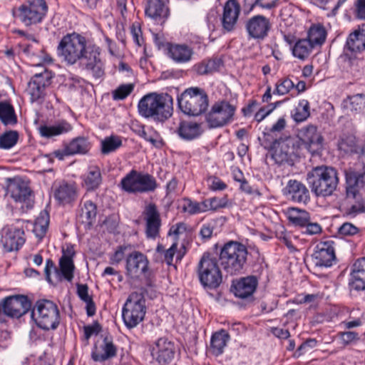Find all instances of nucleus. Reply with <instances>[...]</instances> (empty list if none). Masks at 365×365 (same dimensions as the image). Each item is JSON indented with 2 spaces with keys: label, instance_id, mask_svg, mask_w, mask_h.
I'll list each match as a JSON object with an SVG mask.
<instances>
[{
  "label": "nucleus",
  "instance_id": "nucleus-1",
  "mask_svg": "<svg viewBox=\"0 0 365 365\" xmlns=\"http://www.w3.org/2000/svg\"><path fill=\"white\" fill-rule=\"evenodd\" d=\"M57 52L67 65L78 63L81 70L95 78L104 76L101 48L95 44L88 45L82 35L73 32L64 36L58 45Z\"/></svg>",
  "mask_w": 365,
  "mask_h": 365
},
{
  "label": "nucleus",
  "instance_id": "nucleus-2",
  "mask_svg": "<svg viewBox=\"0 0 365 365\" xmlns=\"http://www.w3.org/2000/svg\"><path fill=\"white\" fill-rule=\"evenodd\" d=\"M138 109L144 118L164 122L173 115V99L167 93H150L139 101Z\"/></svg>",
  "mask_w": 365,
  "mask_h": 365
},
{
  "label": "nucleus",
  "instance_id": "nucleus-3",
  "mask_svg": "<svg viewBox=\"0 0 365 365\" xmlns=\"http://www.w3.org/2000/svg\"><path fill=\"white\" fill-rule=\"evenodd\" d=\"M307 180L316 196L328 197L336 190L339 182V173L331 166H317L307 173Z\"/></svg>",
  "mask_w": 365,
  "mask_h": 365
},
{
  "label": "nucleus",
  "instance_id": "nucleus-4",
  "mask_svg": "<svg viewBox=\"0 0 365 365\" xmlns=\"http://www.w3.org/2000/svg\"><path fill=\"white\" fill-rule=\"evenodd\" d=\"M248 251L245 245L230 241L221 248L219 260L223 270L228 274L242 273L247 263Z\"/></svg>",
  "mask_w": 365,
  "mask_h": 365
},
{
  "label": "nucleus",
  "instance_id": "nucleus-5",
  "mask_svg": "<svg viewBox=\"0 0 365 365\" xmlns=\"http://www.w3.org/2000/svg\"><path fill=\"white\" fill-rule=\"evenodd\" d=\"M208 102L206 92L198 87L188 88L178 97L180 109L187 115L197 116L204 113Z\"/></svg>",
  "mask_w": 365,
  "mask_h": 365
},
{
  "label": "nucleus",
  "instance_id": "nucleus-6",
  "mask_svg": "<svg viewBox=\"0 0 365 365\" xmlns=\"http://www.w3.org/2000/svg\"><path fill=\"white\" fill-rule=\"evenodd\" d=\"M197 272L199 281L204 288L215 289L222 282V272L216 257L209 252H205L201 257Z\"/></svg>",
  "mask_w": 365,
  "mask_h": 365
},
{
  "label": "nucleus",
  "instance_id": "nucleus-7",
  "mask_svg": "<svg viewBox=\"0 0 365 365\" xmlns=\"http://www.w3.org/2000/svg\"><path fill=\"white\" fill-rule=\"evenodd\" d=\"M31 318L43 330L56 329L60 323L58 306L51 300H38L31 311Z\"/></svg>",
  "mask_w": 365,
  "mask_h": 365
},
{
  "label": "nucleus",
  "instance_id": "nucleus-8",
  "mask_svg": "<svg viewBox=\"0 0 365 365\" xmlns=\"http://www.w3.org/2000/svg\"><path fill=\"white\" fill-rule=\"evenodd\" d=\"M146 313L145 299L142 292H132L128 297L122 310V317L128 329L137 327Z\"/></svg>",
  "mask_w": 365,
  "mask_h": 365
},
{
  "label": "nucleus",
  "instance_id": "nucleus-9",
  "mask_svg": "<svg viewBox=\"0 0 365 365\" xmlns=\"http://www.w3.org/2000/svg\"><path fill=\"white\" fill-rule=\"evenodd\" d=\"M47 9L44 0H32L28 5H21L18 9H14L12 13L15 18L19 19L26 26H30L41 22Z\"/></svg>",
  "mask_w": 365,
  "mask_h": 365
},
{
  "label": "nucleus",
  "instance_id": "nucleus-10",
  "mask_svg": "<svg viewBox=\"0 0 365 365\" xmlns=\"http://www.w3.org/2000/svg\"><path fill=\"white\" fill-rule=\"evenodd\" d=\"M236 108L229 101H220L215 103L205 119L210 128L222 127L230 123L233 118Z\"/></svg>",
  "mask_w": 365,
  "mask_h": 365
},
{
  "label": "nucleus",
  "instance_id": "nucleus-11",
  "mask_svg": "<svg viewBox=\"0 0 365 365\" xmlns=\"http://www.w3.org/2000/svg\"><path fill=\"white\" fill-rule=\"evenodd\" d=\"M289 222L294 227L302 230V233L314 235L322 232V226L317 222H311L310 214L305 210L289 207L287 211Z\"/></svg>",
  "mask_w": 365,
  "mask_h": 365
},
{
  "label": "nucleus",
  "instance_id": "nucleus-12",
  "mask_svg": "<svg viewBox=\"0 0 365 365\" xmlns=\"http://www.w3.org/2000/svg\"><path fill=\"white\" fill-rule=\"evenodd\" d=\"M297 139L299 145H303L312 153L321 150L323 148L324 137L314 124H308L298 129Z\"/></svg>",
  "mask_w": 365,
  "mask_h": 365
},
{
  "label": "nucleus",
  "instance_id": "nucleus-13",
  "mask_svg": "<svg viewBox=\"0 0 365 365\" xmlns=\"http://www.w3.org/2000/svg\"><path fill=\"white\" fill-rule=\"evenodd\" d=\"M299 141L296 138L282 137L274 150L273 158L279 164H292L294 159L299 155Z\"/></svg>",
  "mask_w": 365,
  "mask_h": 365
},
{
  "label": "nucleus",
  "instance_id": "nucleus-14",
  "mask_svg": "<svg viewBox=\"0 0 365 365\" xmlns=\"http://www.w3.org/2000/svg\"><path fill=\"white\" fill-rule=\"evenodd\" d=\"M344 174L346 197L354 200V204H359L363 198L360 189L365 185V165L362 170H345Z\"/></svg>",
  "mask_w": 365,
  "mask_h": 365
},
{
  "label": "nucleus",
  "instance_id": "nucleus-15",
  "mask_svg": "<svg viewBox=\"0 0 365 365\" xmlns=\"http://www.w3.org/2000/svg\"><path fill=\"white\" fill-rule=\"evenodd\" d=\"M335 242L333 240L320 242L311 255L313 264L318 267H329L336 260Z\"/></svg>",
  "mask_w": 365,
  "mask_h": 365
},
{
  "label": "nucleus",
  "instance_id": "nucleus-16",
  "mask_svg": "<svg viewBox=\"0 0 365 365\" xmlns=\"http://www.w3.org/2000/svg\"><path fill=\"white\" fill-rule=\"evenodd\" d=\"M51 75L47 70L36 73L28 83V93L30 95L31 102H37L41 104L44 101L46 96L45 89L51 82Z\"/></svg>",
  "mask_w": 365,
  "mask_h": 365
},
{
  "label": "nucleus",
  "instance_id": "nucleus-17",
  "mask_svg": "<svg viewBox=\"0 0 365 365\" xmlns=\"http://www.w3.org/2000/svg\"><path fill=\"white\" fill-rule=\"evenodd\" d=\"M272 28L269 19L263 15H255L245 22V29L248 37L255 40H264Z\"/></svg>",
  "mask_w": 365,
  "mask_h": 365
},
{
  "label": "nucleus",
  "instance_id": "nucleus-18",
  "mask_svg": "<svg viewBox=\"0 0 365 365\" xmlns=\"http://www.w3.org/2000/svg\"><path fill=\"white\" fill-rule=\"evenodd\" d=\"M2 305L7 316L12 318H19L31 309V301L24 295L5 297L2 299Z\"/></svg>",
  "mask_w": 365,
  "mask_h": 365
},
{
  "label": "nucleus",
  "instance_id": "nucleus-19",
  "mask_svg": "<svg viewBox=\"0 0 365 365\" xmlns=\"http://www.w3.org/2000/svg\"><path fill=\"white\" fill-rule=\"evenodd\" d=\"M258 282V277L255 275L241 277L232 281L230 289L236 297L250 301L253 299Z\"/></svg>",
  "mask_w": 365,
  "mask_h": 365
},
{
  "label": "nucleus",
  "instance_id": "nucleus-20",
  "mask_svg": "<svg viewBox=\"0 0 365 365\" xmlns=\"http://www.w3.org/2000/svg\"><path fill=\"white\" fill-rule=\"evenodd\" d=\"M142 215L145 222V235L148 239H155L159 236L161 227L160 214L155 203L147 205Z\"/></svg>",
  "mask_w": 365,
  "mask_h": 365
},
{
  "label": "nucleus",
  "instance_id": "nucleus-21",
  "mask_svg": "<svg viewBox=\"0 0 365 365\" xmlns=\"http://www.w3.org/2000/svg\"><path fill=\"white\" fill-rule=\"evenodd\" d=\"M24 230L12 226H5L2 230L1 242L5 251H17L25 242Z\"/></svg>",
  "mask_w": 365,
  "mask_h": 365
},
{
  "label": "nucleus",
  "instance_id": "nucleus-22",
  "mask_svg": "<svg viewBox=\"0 0 365 365\" xmlns=\"http://www.w3.org/2000/svg\"><path fill=\"white\" fill-rule=\"evenodd\" d=\"M9 180L7 194L10 195L15 202L25 203L27 208H31L34 202V196L30 187L23 181L11 179Z\"/></svg>",
  "mask_w": 365,
  "mask_h": 365
},
{
  "label": "nucleus",
  "instance_id": "nucleus-23",
  "mask_svg": "<svg viewBox=\"0 0 365 365\" xmlns=\"http://www.w3.org/2000/svg\"><path fill=\"white\" fill-rule=\"evenodd\" d=\"M148 259L143 253L134 251L126 257V274L130 277L138 278L148 269Z\"/></svg>",
  "mask_w": 365,
  "mask_h": 365
},
{
  "label": "nucleus",
  "instance_id": "nucleus-24",
  "mask_svg": "<svg viewBox=\"0 0 365 365\" xmlns=\"http://www.w3.org/2000/svg\"><path fill=\"white\" fill-rule=\"evenodd\" d=\"M175 346L165 337L158 339L152 349V355L160 365H167L174 359Z\"/></svg>",
  "mask_w": 365,
  "mask_h": 365
},
{
  "label": "nucleus",
  "instance_id": "nucleus-25",
  "mask_svg": "<svg viewBox=\"0 0 365 365\" xmlns=\"http://www.w3.org/2000/svg\"><path fill=\"white\" fill-rule=\"evenodd\" d=\"M97 206L91 200H86L79 204L76 213V224L85 230H90L96 222Z\"/></svg>",
  "mask_w": 365,
  "mask_h": 365
},
{
  "label": "nucleus",
  "instance_id": "nucleus-26",
  "mask_svg": "<svg viewBox=\"0 0 365 365\" xmlns=\"http://www.w3.org/2000/svg\"><path fill=\"white\" fill-rule=\"evenodd\" d=\"M365 51V24L351 32L344 46L345 56L357 55Z\"/></svg>",
  "mask_w": 365,
  "mask_h": 365
},
{
  "label": "nucleus",
  "instance_id": "nucleus-27",
  "mask_svg": "<svg viewBox=\"0 0 365 365\" xmlns=\"http://www.w3.org/2000/svg\"><path fill=\"white\" fill-rule=\"evenodd\" d=\"M286 125V120L282 117L271 128H266L262 137L258 138L260 145L266 150H274L279 143V139L282 138L279 136V134L285 128Z\"/></svg>",
  "mask_w": 365,
  "mask_h": 365
},
{
  "label": "nucleus",
  "instance_id": "nucleus-28",
  "mask_svg": "<svg viewBox=\"0 0 365 365\" xmlns=\"http://www.w3.org/2000/svg\"><path fill=\"white\" fill-rule=\"evenodd\" d=\"M289 200L306 205L310 200V193L306 185L297 180H289L283 190Z\"/></svg>",
  "mask_w": 365,
  "mask_h": 365
},
{
  "label": "nucleus",
  "instance_id": "nucleus-29",
  "mask_svg": "<svg viewBox=\"0 0 365 365\" xmlns=\"http://www.w3.org/2000/svg\"><path fill=\"white\" fill-rule=\"evenodd\" d=\"M240 11V5L237 0H228L225 3L221 18L224 32H231L235 29Z\"/></svg>",
  "mask_w": 365,
  "mask_h": 365
},
{
  "label": "nucleus",
  "instance_id": "nucleus-30",
  "mask_svg": "<svg viewBox=\"0 0 365 365\" xmlns=\"http://www.w3.org/2000/svg\"><path fill=\"white\" fill-rule=\"evenodd\" d=\"M117 351L118 349L113 343L112 336L106 335L99 346H94L91 351V358L94 361L104 362L116 356Z\"/></svg>",
  "mask_w": 365,
  "mask_h": 365
},
{
  "label": "nucleus",
  "instance_id": "nucleus-31",
  "mask_svg": "<svg viewBox=\"0 0 365 365\" xmlns=\"http://www.w3.org/2000/svg\"><path fill=\"white\" fill-rule=\"evenodd\" d=\"M348 284L350 290H365V257L357 259L351 265Z\"/></svg>",
  "mask_w": 365,
  "mask_h": 365
},
{
  "label": "nucleus",
  "instance_id": "nucleus-32",
  "mask_svg": "<svg viewBox=\"0 0 365 365\" xmlns=\"http://www.w3.org/2000/svg\"><path fill=\"white\" fill-rule=\"evenodd\" d=\"M166 50L168 56L178 64L190 62L194 55L193 49L186 43H168Z\"/></svg>",
  "mask_w": 365,
  "mask_h": 365
},
{
  "label": "nucleus",
  "instance_id": "nucleus-33",
  "mask_svg": "<svg viewBox=\"0 0 365 365\" xmlns=\"http://www.w3.org/2000/svg\"><path fill=\"white\" fill-rule=\"evenodd\" d=\"M145 15L161 24L168 17L169 9L164 0H148Z\"/></svg>",
  "mask_w": 365,
  "mask_h": 365
},
{
  "label": "nucleus",
  "instance_id": "nucleus-34",
  "mask_svg": "<svg viewBox=\"0 0 365 365\" xmlns=\"http://www.w3.org/2000/svg\"><path fill=\"white\" fill-rule=\"evenodd\" d=\"M55 200L60 205H68L73 202L77 197L76 187L66 182H62L53 192Z\"/></svg>",
  "mask_w": 365,
  "mask_h": 365
},
{
  "label": "nucleus",
  "instance_id": "nucleus-35",
  "mask_svg": "<svg viewBox=\"0 0 365 365\" xmlns=\"http://www.w3.org/2000/svg\"><path fill=\"white\" fill-rule=\"evenodd\" d=\"M202 133L201 125L190 121H181L177 129L179 137L185 140H192Z\"/></svg>",
  "mask_w": 365,
  "mask_h": 365
},
{
  "label": "nucleus",
  "instance_id": "nucleus-36",
  "mask_svg": "<svg viewBox=\"0 0 365 365\" xmlns=\"http://www.w3.org/2000/svg\"><path fill=\"white\" fill-rule=\"evenodd\" d=\"M71 129L72 126L66 120L59 121L52 125H41L38 128L41 136L46 138H51L66 133Z\"/></svg>",
  "mask_w": 365,
  "mask_h": 365
},
{
  "label": "nucleus",
  "instance_id": "nucleus-37",
  "mask_svg": "<svg viewBox=\"0 0 365 365\" xmlns=\"http://www.w3.org/2000/svg\"><path fill=\"white\" fill-rule=\"evenodd\" d=\"M102 182L103 178L100 168L95 165H89L87 173L83 175V183L87 191L97 190Z\"/></svg>",
  "mask_w": 365,
  "mask_h": 365
},
{
  "label": "nucleus",
  "instance_id": "nucleus-38",
  "mask_svg": "<svg viewBox=\"0 0 365 365\" xmlns=\"http://www.w3.org/2000/svg\"><path fill=\"white\" fill-rule=\"evenodd\" d=\"M341 106L354 114L362 113L365 109V94L357 93L347 96L343 100Z\"/></svg>",
  "mask_w": 365,
  "mask_h": 365
},
{
  "label": "nucleus",
  "instance_id": "nucleus-39",
  "mask_svg": "<svg viewBox=\"0 0 365 365\" xmlns=\"http://www.w3.org/2000/svg\"><path fill=\"white\" fill-rule=\"evenodd\" d=\"M230 339L229 334L225 329H220L215 332L210 339V351L212 354L215 356L222 354Z\"/></svg>",
  "mask_w": 365,
  "mask_h": 365
},
{
  "label": "nucleus",
  "instance_id": "nucleus-40",
  "mask_svg": "<svg viewBox=\"0 0 365 365\" xmlns=\"http://www.w3.org/2000/svg\"><path fill=\"white\" fill-rule=\"evenodd\" d=\"M66 145L67 151L71 155L86 154L91 147V143L88 141V138L82 136L72 139Z\"/></svg>",
  "mask_w": 365,
  "mask_h": 365
},
{
  "label": "nucleus",
  "instance_id": "nucleus-41",
  "mask_svg": "<svg viewBox=\"0 0 365 365\" xmlns=\"http://www.w3.org/2000/svg\"><path fill=\"white\" fill-rule=\"evenodd\" d=\"M291 116L297 123L306 121L310 116V106L309 101L306 99L299 101L297 106L292 110Z\"/></svg>",
  "mask_w": 365,
  "mask_h": 365
},
{
  "label": "nucleus",
  "instance_id": "nucleus-42",
  "mask_svg": "<svg viewBox=\"0 0 365 365\" xmlns=\"http://www.w3.org/2000/svg\"><path fill=\"white\" fill-rule=\"evenodd\" d=\"M0 120L4 125H14L17 123L14 108L7 101H0Z\"/></svg>",
  "mask_w": 365,
  "mask_h": 365
},
{
  "label": "nucleus",
  "instance_id": "nucleus-43",
  "mask_svg": "<svg viewBox=\"0 0 365 365\" xmlns=\"http://www.w3.org/2000/svg\"><path fill=\"white\" fill-rule=\"evenodd\" d=\"M138 193L153 192L158 187L155 178L148 173H138Z\"/></svg>",
  "mask_w": 365,
  "mask_h": 365
},
{
  "label": "nucleus",
  "instance_id": "nucleus-44",
  "mask_svg": "<svg viewBox=\"0 0 365 365\" xmlns=\"http://www.w3.org/2000/svg\"><path fill=\"white\" fill-rule=\"evenodd\" d=\"M314 47L307 38L299 39L292 47V54L299 59L304 60L308 58Z\"/></svg>",
  "mask_w": 365,
  "mask_h": 365
},
{
  "label": "nucleus",
  "instance_id": "nucleus-45",
  "mask_svg": "<svg viewBox=\"0 0 365 365\" xmlns=\"http://www.w3.org/2000/svg\"><path fill=\"white\" fill-rule=\"evenodd\" d=\"M138 173L132 170L121 180L120 185L123 190L128 193H138Z\"/></svg>",
  "mask_w": 365,
  "mask_h": 365
},
{
  "label": "nucleus",
  "instance_id": "nucleus-46",
  "mask_svg": "<svg viewBox=\"0 0 365 365\" xmlns=\"http://www.w3.org/2000/svg\"><path fill=\"white\" fill-rule=\"evenodd\" d=\"M327 32L320 25L311 26L307 34V39L315 46L322 45L326 39Z\"/></svg>",
  "mask_w": 365,
  "mask_h": 365
},
{
  "label": "nucleus",
  "instance_id": "nucleus-47",
  "mask_svg": "<svg viewBox=\"0 0 365 365\" xmlns=\"http://www.w3.org/2000/svg\"><path fill=\"white\" fill-rule=\"evenodd\" d=\"M58 264V273L61 272L62 277L68 282H71L73 278V272L75 269L73 259L61 257L59 259Z\"/></svg>",
  "mask_w": 365,
  "mask_h": 365
},
{
  "label": "nucleus",
  "instance_id": "nucleus-48",
  "mask_svg": "<svg viewBox=\"0 0 365 365\" xmlns=\"http://www.w3.org/2000/svg\"><path fill=\"white\" fill-rule=\"evenodd\" d=\"M356 143V138L354 135H343L339 140L338 148L345 153H358Z\"/></svg>",
  "mask_w": 365,
  "mask_h": 365
},
{
  "label": "nucleus",
  "instance_id": "nucleus-49",
  "mask_svg": "<svg viewBox=\"0 0 365 365\" xmlns=\"http://www.w3.org/2000/svg\"><path fill=\"white\" fill-rule=\"evenodd\" d=\"M101 153L103 155H108L115 152L122 145V140L120 137L116 135H110L105 138L101 141Z\"/></svg>",
  "mask_w": 365,
  "mask_h": 365
},
{
  "label": "nucleus",
  "instance_id": "nucleus-50",
  "mask_svg": "<svg viewBox=\"0 0 365 365\" xmlns=\"http://www.w3.org/2000/svg\"><path fill=\"white\" fill-rule=\"evenodd\" d=\"M49 224V215L46 211L41 212L38 217L36 218L34 223V231L36 236L41 238L43 237L48 230Z\"/></svg>",
  "mask_w": 365,
  "mask_h": 365
},
{
  "label": "nucleus",
  "instance_id": "nucleus-51",
  "mask_svg": "<svg viewBox=\"0 0 365 365\" xmlns=\"http://www.w3.org/2000/svg\"><path fill=\"white\" fill-rule=\"evenodd\" d=\"M230 204L229 200L226 195L222 197H214L208 198L202 202V206L205 207L206 211H215L221 208L227 207Z\"/></svg>",
  "mask_w": 365,
  "mask_h": 365
},
{
  "label": "nucleus",
  "instance_id": "nucleus-52",
  "mask_svg": "<svg viewBox=\"0 0 365 365\" xmlns=\"http://www.w3.org/2000/svg\"><path fill=\"white\" fill-rule=\"evenodd\" d=\"M19 133L16 130H9L0 135V148L8 150L14 147L18 142Z\"/></svg>",
  "mask_w": 365,
  "mask_h": 365
},
{
  "label": "nucleus",
  "instance_id": "nucleus-53",
  "mask_svg": "<svg viewBox=\"0 0 365 365\" xmlns=\"http://www.w3.org/2000/svg\"><path fill=\"white\" fill-rule=\"evenodd\" d=\"M133 83L122 84L112 92L113 98L115 101L123 100L133 92Z\"/></svg>",
  "mask_w": 365,
  "mask_h": 365
},
{
  "label": "nucleus",
  "instance_id": "nucleus-54",
  "mask_svg": "<svg viewBox=\"0 0 365 365\" xmlns=\"http://www.w3.org/2000/svg\"><path fill=\"white\" fill-rule=\"evenodd\" d=\"M184 202L185 203L182 207V210L185 212H188L190 215H195L206 212L205 207L202 206V202L199 203L197 202H194L189 198H185Z\"/></svg>",
  "mask_w": 365,
  "mask_h": 365
},
{
  "label": "nucleus",
  "instance_id": "nucleus-55",
  "mask_svg": "<svg viewBox=\"0 0 365 365\" xmlns=\"http://www.w3.org/2000/svg\"><path fill=\"white\" fill-rule=\"evenodd\" d=\"M294 88V83L288 78L279 80L276 83V88L273 91L274 94L283 96L288 93Z\"/></svg>",
  "mask_w": 365,
  "mask_h": 365
},
{
  "label": "nucleus",
  "instance_id": "nucleus-56",
  "mask_svg": "<svg viewBox=\"0 0 365 365\" xmlns=\"http://www.w3.org/2000/svg\"><path fill=\"white\" fill-rule=\"evenodd\" d=\"M317 345V341L315 339H308L304 341L296 350L294 356L295 357H299L309 351L313 348L316 347Z\"/></svg>",
  "mask_w": 365,
  "mask_h": 365
},
{
  "label": "nucleus",
  "instance_id": "nucleus-57",
  "mask_svg": "<svg viewBox=\"0 0 365 365\" xmlns=\"http://www.w3.org/2000/svg\"><path fill=\"white\" fill-rule=\"evenodd\" d=\"M363 212H365V197H363L359 204H353L345 210V214L351 217H354Z\"/></svg>",
  "mask_w": 365,
  "mask_h": 365
},
{
  "label": "nucleus",
  "instance_id": "nucleus-58",
  "mask_svg": "<svg viewBox=\"0 0 365 365\" xmlns=\"http://www.w3.org/2000/svg\"><path fill=\"white\" fill-rule=\"evenodd\" d=\"M359 232V229L350 222H345L338 230L339 235L349 237L354 236Z\"/></svg>",
  "mask_w": 365,
  "mask_h": 365
},
{
  "label": "nucleus",
  "instance_id": "nucleus-59",
  "mask_svg": "<svg viewBox=\"0 0 365 365\" xmlns=\"http://www.w3.org/2000/svg\"><path fill=\"white\" fill-rule=\"evenodd\" d=\"M339 337L346 345L359 340V334L356 331H347L339 333Z\"/></svg>",
  "mask_w": 365,
  "mask_h": 365
},
{
  "label": "nucleus",
  "instance_id": "nucleus-60",
  "mask_svg": "<svg viewBox=\"0 0 365 365\" xmlns=\"http://www.w3.org/2000/svg\"><path fill=\"white\" fill-rule=\"evenodd\" d=\"M209 71L210 73L217 72L223 66V61L221 58L213 57L208 60H205Z\"/></svg>",
  "mask_w": 365,
  "mask_h": 365
},
{
  "label": "nucleus",
  "instance_id": "nucleus-61",
  "mask_svg": "<svg viewBox=\"0 0 365 365\" xmlns=\"http://www.w3.org/2000/svg\"><path fill=\"white\" fill-rule=\"evenodd\" d=\"M126 247L119 246L115 252L110 257V263L113 265L118 264L125 257Z\"/></svg>",
  "mask_w": 365,
  "mask_h": 365
},
{
  "label": "nucleus",
  "instance_id": "nucleus-62",
  "mask_svg": "<svg viewBox=\"0 0 365 365\" xmlns=\"http://www.w3.org/2000/svg\"><path fill=\"white\" fill-rule=\"evenodd\" d=\"M84 336L88 340L93 334H98L101 331V326L98 322H95L91 325H87L83 327Z\"/></svg>",
  "mask_w": 365,
  "mask_h": 365
},
{
  "label": "nucleus",
  "instance_id": "nucleus-63",
  "mask_svg": "<svg viewBox=\"0 0 365 365\" xmlns=\"http://www.w3.org/2000/svg\"><path fill=\"white\" fill-rule=\"evenodd\" d=\"M276 106L268 105L267 107L261 108L255 115V120L258 123L263 120L274 109Z\"/></svg>",
  "mask_w": 365,
  "mask_h": 365
},
{
  "label": "nucleus",
  "instance_id": "nucleus-64",
  "mask_svg": "<svg viewBox=\"0 0 365 365\" xmlns=\"http://www.w3.org/2000/svg\"><path fill=\"white\" fill-rule=\"evenodd\" d=\"M354 6L355 17L358 19L365 20V0H356Z\"/></svg>",
  "mask_w": 365,
  "mask_h": 365
}]
</instances>
